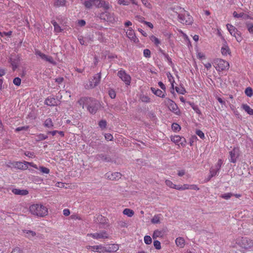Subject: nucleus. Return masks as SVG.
<instances>
[{
  "mask_svg": "<svg viewBox=\"0 0 253 253\" xmlns=\"http://www.w3.org/2000/svg\"><path fill=\"white\" fill-rule=\"evenodd\" d=\"M162 214H158L155 215L151 219V222L153 224H158L160 222V219L162 218Z\"/></svg>",
  "mask_w": 253,
  "mask_h": 253,
  "instance_id": "30",
  "label": "nucleus"
},
{
  "mask_svg": "<svg viewBox=\"0 0 253 253\" xmlns=\"http://www.w3.org/2000/svg\"><path fill=\"white\" fill-rule=\"evenodd\" d=\"M240 155V151L238 147H234L229 152V161L230 163H236Z\"/></svg>",
  "mask_w": 253,
  "mask_h": 253,
  "instance_id": "7",
  "label": "nucleus"
},
{
  "mask_svg": "<svg viewBox=\"0 0 253 253\" xmlns=\"http://www.w3.org/2000/svg\"><path fill=\"white\" fill-rule=\"evenodd\" d=\"M166 184L169 187L177 190L178 185L174 184L170 180L167 179L165 181Z\"/></svg>",
  "mask_w": 253,
  "mask_h": 253,
  "instance_id": "36",
  "label": "nucleus"
},
{
  "mask_svg": "<svg viewBox=\"0 0 253 253\" xmlns=\"http://www.w3.org/2000/svg\"><path fill=\"white\" fill-rule=\"evenodd\" d=\"M93 4L97 8L103 7L105 10L110 9L111 7L109 2L104 0H93Z\"/></svg>",
  "mask_w": 253,
  "mask_h": 253,
  "instance_id": "11",
  "label": "nucleus"
},
{
  "mask_svg": "<svg viewBox=\"0 0 253 253\" xmlns=\"http://www.w3.org/2000/svg\"><path fill=\"white\" fill-rule=\"evenodd\" d=\"M87 236H90L95 239H107L108 234L106 231H101L99 233L87 234Z\"/></svg>",
  "mask_w": 253,
  "mask_h": 253,
  "instance_id": "14",
  "label": "nucleus"
},
{
  "mask_svg": "<svg viewBox=\"0 0 253 253\" xmlns=\"http://www.w3.org/2000/svg\"><path fill=\"white\" fill-rule=\"evenodd\" d=\"M141 100L145 103H149L150 102V98L147 95H142L140 97Z\"/></svg>",
  "mask_w": 253,
  "mask_h": 253,
  "instance_id": "47",
  "label": "nucleus"
},
{
  "mask_svg": "<svg viewBox=\"0 0 253 253\" xmlns=\"http://www.w3.org/2000/svg\"><path fill=\"white\" fill-rule=\"evenodd\" d=\"M30 212L37 217H43L48 214L47 208L41 204H34L29 207Z\"/></svg>",
  "mask_w": 253,
  "mask_h": 253,
  "instance_id": "2",
  "label": "nucleus"
},
{
  "mask_svg": "<svg viewBox=\"0 0 253 253\" xmlns=\"http://www.w3.org/2000/svg\"><path fill=\"white\" fill-rule=\"evenodd\" d=\"M178 17L179 22L183 24L191 25L193 23L192 17L187 13L179 14Z\"/></svg>",
  "mask_w": 253,
  "mask_h": 253,
  "instance_id": "8",
  "label": "nucleus"
},
{
  "mask_svg": "<svg viewBox=\"0 0 253 253\" xmlns=\"http://www.w3.org/2000/svg\"><path fill=\"white\" fill-rule=\"evenodd\" d=\"M190 189L194 190H199V188L196 184H191V185H190Z\"/></svg>",
  "mask_w": 253,
  "mask_h": 253,
  "instance_id": "64",
  "label": "nucleus"
},
{
  "mask_svg": "<svg viewBox=\"0 0 253 253\" xmlns=\"http://www.w3.org/2000/svg\"><path fill=\"white\" fill-rule=\"evenodd\" d=\"M126 34L128 38H129L131 41H132L134 42H136V41H138V39L135 36L134 31L131 28H129L127 30Z\"/></svg>",
  "mask_w": 253,
  "mask_h": 253,
  "instance_id": "18",
  "label": "nucleus"
},
{
  "mask_svg": "<svg viewBox=\"0 0 253 253\" xmlns=\"http://www.w3.org/2000/svg\"><path fill=\"white\" fill-rule=\"evenodd\" d=\"M129 1L127 0H118V3L119 5H122L124 6H127L130 3L132 4L137 5L138 2L136 0H129Z\"/></svg>",
  "mask_w": 253,
  "mask_h": 253,
  "instance_id": "21",
  "label": "nucleus"
},
{
  "mask_svg": "<svg viewBox=\"0 0 253 253\" xmlns=\"http://www.w3.org/2000/svg\"><path fill=\"white\" fill-rule=\"evenodd\" d=\"M143 55L146 58H149L151 56V51L148 49H145L143 50Z\"/></svg>",
  "mask_w": 253,
  "mask_h": 253,
  "instance_id": "53",
  "label": "nucleus"
},
{
  "mask_svg": "<svg viewBox=\"0 0 253 253\" xmlns=\"http://www.w3.org/2000/svg\"><path fill=\"white\" fill-rule=\"evenodd\" d=\"M245 93L247 96L251 97L253 95V89L251 87H248L246 88Z\"/></svg>",
  "mask_w": 253,
  "mask_h": 253,
  "instance_id": "40",
  "label": "nucleus"
},
{
  "mask_svg": "<svg viewBox=\"0 0 253 253\" xmlns=\"http://www.w3.org/2000/svg\"><path fill=\"white\" fill-rule=\"evenodd\" d=\"M196 134L198 135L201 139L205 138V134L204 132L201 130H197L196 131Z\"/></svg>",
  "mask_w": 253,
  "mask_h": 253,
  "instance_id": "54",
  "label": "nucleus"
},
{
  "mask_svg": "<svg viewBox=\"0 0 253 253\" xmlns=\"http://www.w3.org/2000/svg\"><path fill=\"white\" fill-rule=\"evenodd\" d=\"M44 126L48 128H51L53 126V123L50 118H48L44 121Z\"/></svg>",
  "mask_w": 253,
  "mask_h": 253,
  "instance_id": "32",
  "label": "nucleus"
},
{
  "mask_svg": "<svg viewBox=\"0 0 253 253\" xmlns=\"http://www.w3.org/2000/svg\"><path fill=\"white\" fill-rule=\"evenodd\" d=\"M100 18L104 20L111 22L114 23L115 21V19L113 13H111L108 11H105L100 14Z\"/></svg>",
  "mask_w": 253,
  "mask_h": 253,
  "instance_id": "15",
  "label": "nucleus"
},
{
  "mask_svg": "<svg viewBox=\"0 0 253 253\" xmlns=\"http://www.w3.org/2000/svg\"><path fill=\"white\" fill-rule=\"evenodd\" d=\"M78 103L83 108L85 106L88 111L91 114H95L98 109L97 100L88 97H81L78 101Z\"/></svg>",
  "mask_w": 253,
  "mask_h": 253,
  "instance_id": "1",
  "label": "nucleus"
},
{
  "mask_svg": "<svg viewBox=\"0 0 253 253\" xmlns=\"http://www.w3.org/2000/svg\"><path fill=\"white\" fill-rule=\"evenodd\" d=\"M219 170V169H218L216 168L215 169L211 168L210 170V174H209V177L207 179L206 181L207 182V181H209L211 179V177L216 175L217 174V173L218 172Z\"/></svg>",
  "mask_w": 253,
  "mask_h": 253,
  "instance_id": "27",
  "label": "nucleus"
},
{
  "mask_svg": "<svg viewBox=\"0 0 253 253\" xmlns=\"http://www.w3.org/2000/svg\"><path fill=\"white\" fill-rule=\"evenodd\" d=\"M119 225L121 227H127V223L126 222L124 221H120L119 222Z\"/></svg>",
  "mask_w": 253,
  "mask_h": 253,
  "instance_id": "63",
  "label": "nucleus"
},
{
  "mask_svg": "<svg viewBox=\"0 0 253 253\" xmlns=\"http://www.w3.org/2000/svg\"><path fill=\"white\" fill-rule=\"evenodd\" d=\"M151 90L152 92L157 96L162 98L165 97V93L161 89L152 87H151Z\"/></svg>",
  "mask_w": 253,
  "mask_h": 253,
  "instance_id": "24",
  "label": "nucleus"
},
{
  "mask_svg": "<svg viewBox=\"0 0 253 253\" xmlns=\"http://www.w3.org/2000/svg\"><path fill=\"white\" fill-rule=\"evenodd\" d=\"M168 79L169 81L170 82L171 86V88L172 89L174 88V84L175 83V81L172 75L170 73H168L167 74Z\"/></svg>",
  "mask_w": 253,
  "mask_h": 253,
  "instance_id": "33",
  "label": "nucleus"
},
{
  "mask_svg": "<svg viewBox=\"0 0 253 253\" xmlns=\"http://www.w3.org/2000/svg\"><path fill=\"white\" fill-rule=\"evenodd\" d=\"M105 138L107 140L111 141L113 139V135L110 133H106L105 134Z\"/></svg>",
  "mask_w": 253,
  "mask_h": 253,
  "instance_id": "59",
  "label": "nucleus"
},
{
  "mask_svg": "<svg viewBox=\"0 0 253 253\" xmlns=\"http://www.w3.org/2000/svg\"><path fill=\"white\" fill-rule=\"evenodd\" d=\"M226 27L231 35L234 36L237 33H238L239 31L232 25L227 24L226 25Z\"/></svg>",
  "mask_w": 253,
  "mask_h": 253,
  "instance_id": "23",
  "label": "nucleus"
},
{
  "mask_svg": "<svg viewBox=\"0 0 253 253\" xmlns=\"http://www.w3.org/2000/svg\"><path fill=\"white\" fill-rule=\"evenodd\" d=\"M190 189V185L184 184L183 185H178L177 190H185Z\"/></svg>",
  "mask_w": 253,
  "mask_h": 253,
  "instance_id": "43",
  "label": "nucleus"
},
{
  "mask_svg": "<svg viewBox=\"0 0 253 253\" xmlns=\"http://www.w3.org/2000/svg\"><path fill=\"white\" fill-rule=\"evenodd\" d=\"M44 103L48 106H55L57 105L56 99L51 96L48 97L45 100Z\"/></svg>",
  "mask_w": 253,
  "mask_h": 253,
  "instance_id": "22",
  "label": "nucleus"
},
{
  "mask_svg": "<svg viewBox=\"0 0 253 253\" xmlns=\"http://www.w3.org/2000/svg\"><path fill=\"white\" fill-rule=\"evenodd\" d=\"M154 246L157 250H160L161 249V244L160 241L158 240H155L154 241Z\"/></svg>",
  "mask_w": 253,
  "mask_h": 253,
  "instance_id": "49",
  "label": "nucleus"
},
{
  "mask_svg": "<svg viewBox=\"0 0 253 253\" xmlns=\"http://www.w3.org/2000/svg\"><path fill=\"white\" fill-rule=\"evenodd\" d=\"M176 246L180 248H183L185 245V241L183 238L178 237L175 239Z\"/></svg>",
  "mask_w": 253,
  "mask_h": 253,
  "instance_id": "25",
  "label": "nucleus"
},
{
  "mask_svg": "<svg viewBox=\"0 0 253 253\" xmlns=\"http://www.w3.org/2000/svg\"><path fill=\"white\" fill-rule=\"evenodd\" d=\"M106 252L114 253L116 252L119 249L118 244H113L109 245L108 247H105Z\"/></svg>",
  "mask_w": 253,
  "mask_h": 253,
  "instance_id": "20",
  "label": "nucleus"
},
{
  "mask_svg": "<svg viewBox=\"0 0 253 253\" xmlns=\"http://www.w3.org/2000/svg\"><path fill=\"white\" fill-rule=\"evenodd\" d=\"M171 141L175 144L178 145L179 147H184L186 144V139L178 135H175L170 137Z\"/></svg>",
  "mask_w": 253,
  "mask_h": 253,
  "instance_id": "9",
  "label": "nucleus"
},
{
  "mask_svg": "<svg viewBox=\"0 0 253 253\" xmlns=\"http://www.w3.org/2000/svg\"><path fill=\"white\" fill-rule=\"evenodd\" d=\"M175 90L177 93L180 94H184L185 93V90L183 88H182L181 89H180L178 87H176Z\"/></svg>",
  "mask_w": 253,
  "mask_h": 253,
  "instance_id": "60",
  "label": "nucleus"
},
{
  "mask_svg": "<svg viewBox=\"0 0 253 253\" xmlns=\"http://www.w3.org/2000/svg\"><path fill=\"white\" fill-rule=\"evenodd\" d=\"M39 169H40V171L43 173L48 174L50 171L49 169L44 167H42V166L40 167Z\"/></svg>",
  "mask_w": 253,
  "mask_h": 253,
  "instance_id": "50",
  "label": "nucleus"
},
{
  "mask_svg": "<svg viewBox=\"0 0 253 253\" xmlns=\"http://www.w3.org/2000/svg\"><path fill=\"white\" fill-rule=\"evenodd\" d=\"M54 29L55 32L56 33H60V32H61L62 31V29H61V27L59 25H58L56 26H55V27H54Z\"/></svg>",
  "mask_w": 253,
  "mask_h": 253,
  "instance_id": "62",
  "label": "nucleus"
},
{
  "mask_svg": "<svg viewBox=\"0 0 253 253\" xmlns=\"http://www.w3.org/2000/svg\"><path fill=\"white\" fill-rule=\"evenodd\" d=\"M234 37L235 38L238 42H241L243 39L241 36V33L240 31L238 32V33H237L236 35H235Z\"/></svg>",
  "mask_w": 253,
  "mask_h": 253,
  "instance_id": "52",
  "label": "nucleus"
},
{
  "mask_svg": "<svg viewBox=\"0 0 253 253\" xmlns=\"http://www.w3.org/2000/svg\"><path fill=\"white\" fill-rule=\"evenodd\" d=\"M164 235V232L162 230H155L153 234L152 237L154 239L159 237H162Z\"/></svg>",
  "mask_w": 253,
  "mask_h": 253,
  "instance_id": "29",
  "label": "nucleus"
},
{
  "mask_svg": "<svg viewBox=\"0 0 253 253\" xmlns=\"http://www.w3.org/2000/svg\"><path fill=\"white\" fill-rule=\"evenodd\" d=\"M171 128L173 131H179L181 129L180 126L177 123H173L171 125Z\"/></svg>",
  "mask_w": 253,
  "mask_h": 253,
  "instance_id": "41",
  "label": "nucleus"
},
{
  "mask_svg": "<svg viewBox=\"0 0 253 253\" xmlns=\"http://www.w3.org/2000/svg\"><path fill=\"white\" fill-rule=\"evenodd\" d=\"M144 243L146 245H150L152 243V238L150 236L146 235L144 238Z\"/></svg>",
  "mask_w": 253,
  "mask_h": 253,
  "instance_id": "44",
  "label": "nucleus"
},
{
  "mask_svg": "<svg viewBox=\"0 0 253 253\" xmlns=\"http://www.w3.org/2000/svg\"><path fill=\"white\" fill-rule=\"evenodd\" d=\"M11 253H22V251L18 247L15 248Z\"/></svg>",
  "mask_w": 253,
  "mask_h": 253,
  "instance_id": "61",
  "label": "nucleus"
},
{
  "mask_svg": "<svg viewBox=\"0 0 253 253\" xmlns=\"http://www.w3.org/2000/svg\"><path fill=\"white\" fill-rule=\"evenodd\" d=\"M23 232L26 234V236L29 238H31L36 236V233L32 230H25L23 231Z\"/></svg>",
  "mask_w": 253,
  "mask_h": 253,
  "instance_id": "35",
  "label": "nucleus"
},
{
  "mask_svg": "<svg viewBox=\"0 0 253 253\" xmlns=\"http://www.w3.org/2000/svg\"><path fill=\"white\" fill-rule=\"evenodd\" d=\"M35 54L40 57L42 59L46 61L51 64L55 65L56 63L52 56L46 55L39 50L35 51Z\"/></svg>",
  "mask_w": 253,
  "mask_h": 253,
  "instance_id": "13",
  "label": "nucleus"
},
{
  "mask_svg": "<svg viewBox=\"0 0 253 253\" xmlns=\"http://www.w3.org/2000/svg\"><path fill=\"white\" fill-rule=\"evenodd\" d=\"M150 39L151 41V42H153L157 46H159V44H160L161 43V42L159 40V39L154 35L151 36L150 37Z\"/></svg>",
  "mask_w": 253,
  "mask_h": 253,
  "instance_id": "34",
  "label": "nucleus"
},
{
  "mask_svg": "<svg viewBox=\"0 0 253 253\" xmlns=\"http://www.w3.org/2000/svg\"><path fill=\"white\" fill-rule=\"evenodd\" d=\"M233 16L235 18H241L244 16V13L243 12L238 13L237 12L234 11L233 13Z\"/></svg>",
  "mask_w": 253,
  "mask_h": 253,
  "instance_id": "57",
  "label": "nucleus"
},
{
  "mask_svg": "<svg viewBox=\"0 0 253 253\" xmlns=\"http://www.w3.org/2000/svg\"><path fill=\"white\" fill-rule=\"evenodd\" d=\"M84 5L87 8H90L93 5V0H86L84 2Z\"/></svg>",
  "mask_w": 253,
  "mask_h": 253,
  "instance_id": "42",
  "label": "nucleus"
},
{
  "mask_svg": "<svg viewBox=\"0 0 253 253\" xmlns=\"http://www.w3.org/2000/svg\"><path fill=\"white\" fill-rule=\"evenodd\" d=\"M222 163V161L221 159H219L218 160L217 164L215 165V168L219 170L221 167Z\"/></svg>",
  "mask_w": 253,
  "mask_h": 253,
  "instance_id": "58",
  "label": "nucleus"
},
{
  "mask_svg": "<svg viewBox=\"0 0 253 253\" xmlns=\"http://www.w3.org/2000/svg\"><path fill=\"white\" fill-rule=\"evenodd\" d=\"M233 196V194L231 193H227L224 194H222L220 196V197L224 199L228 200L230 199Z\"/></svg>",
  "mask_w": 253,
  "mask_h": 253,
  "instance_id": "48",
  "label": "nucleus"
},
{
  "mask_svg": "<svg viewBox=\"0 0 253 253\" xmlns=\"http://www.w3.org/2000/svg\"><path fill=\"white\" fill-rule=\"evenodd\" d=\"M27 162H15L12 163L13 166L19 169L25 170L27 169L28 167L27 166Z\"/></svg>",
  "mask_w": 253,
  "mask_h": 253,
  "instance_id": "19",
  "label": "nucleus"
},
{
  "mask_svg": "<svg viewBox=\"0 0 253 253\" xmlns=\"http://www.w3.org/2000/svg\"><path fill=\"white\" fill-rule=\"evenodd\" d=\"M238 244L243 249H250L253 248V240L247 238H242L239 241Z\"/></svg>",
  "mask_w": 253,
  "mask_h": 253,
  "instance_id": "6",
  "label": "nucleus"
},
{
  "mask_svg": "<svg viewBox=\"0 0 253 253\" xmlns=\"http://www.w3.org/2000/svg\"><path fill=\"white\" fill-rule=\"evenodd\" d=\"M224 43H223L222 46L221 48V52L223 56H227L231 54L230 49L227 45L226 41L223 39Z\"/></svg>",
  "mask_w": 253,
  "mask_h": 253,
  "instance_id": "17",
  "label": "nucleus"
},
{
  "mask_svg": "<svg viewBox=\"0 0 253 253\" xmlns=\"http://www.w3.org/2000/svg\"><path fill=\"white\" fill-rule=\"evenodd\" d=\"M86 248L90 250L92 252H97L99 253H105L106 252L105 247L102 245H94V246H87Z\"/></svg>",
  "mask_w": 253,
  "mask_h": 253,
  "instance_id": "12",
  "label": "nucleus"
},
{
  "mask_svg": "<svg viewBox=\"0 0 253 253\" xmlns=\"http://www.w3.org/2000/svg\"><path fill=\"white\" fill-rule=\"evenodd\" d=\"M12 192L15 195H26L28 194V191L26 190H20L18 189H13Z\"/></svg>",
  "mask_w": 253,
  "mask_h": 253,
  "instance_id": "26",
  "label": "nucleus"
},
{
  "mask_svg": "<svg viewBox=\"0 0 253 253\" xmlns=\"http://www.w3.org/2000/svg\"><path fill=\"white\" fill-rule=\"evenodd\" d=\"M117 75L125 83L126 85L128 86L130 84L131 78L125 70H121L119 71Z\"/></svg>",
  "mask_w": 253,
  "mask_h": 253,
  "instance_id": "5",
  "label": "nucleus"
},
{
  "mask_svg": "<svg viewBox=\"0 0 253 253\" xmlns=\"http://www.w3.org/2000/svg\"><path fill=\"white\" fill-rule=\"evenodd\" d=\"M101 79L100 73L96 75L93 79L89 81V84H86L85 87L87 89L92 88L97 86L100 83Z\"/></svg>",
  "mask_w": 253,
  "mask_h": 253,
  "instance_id": "10",
  "label": "nucleus"
},
{
  "mask_svg": "<svg viewBox=\"0 0 253 253\" xmlns=\"http://www.w3.org/2000/svg\"><path fill=\"white\" fill-rule=\"evenodd\" d=\"M29 126H24L18 127L15 129V131H20L21 130H27L29 128Z\"/></svg>",
  "mask_w": 253,
  "mask_h": 253,
  "instance_id": "55",
  "label": "nucleus"
},
{
  "mask_svg": "<svg viewBox=\"0 0 253 253\" xmlns=\"http://www.w3.org/2000/svg\"><path fill=\"white\" fill-rule=\"evenodd\" d=\"M141 1L145 7L150 9L152 8V5L149 2L148 0H141Z\"/></svg>",
  "mask_w": 253,
  "mask_h": 253,
  "instance_id": "39",
  "label": "nucleus"
},
{
  "mask_svg": "<svg viewBox=\"0 0 253 253\" xmlns=\"http://www.w3.org/2000/svg\"><path fill=\"white\" fill-rule=\"evenodd\" d=\"M165 103L167 105L169 109L175 115L179 116L181 114L180 109L177 104L172 100L169 98H166Z\"/></svg>",
  "mask_w": 253,
  "mask_h": 253,
  "instance_id": "4",
  "label": "nucleus"
},
{
  "mask_svg": "<svg viewBox=\"0 0 253 253\" xmlns=\"http://www.w3.org/2000/svg\"><path fill=\"white\" fill-rule=\"evenodd\" d=\"M109 95L110 97L112 99L115 98L116 96V92H115V90L113 89H110L109 91Z\"/></svg>",
  "mask_w": 253,
  "mask_h": 253,
  "instance_id": "56",
  "label": "nucleus"
},
{
  "mask_svg": "<svg viewBox=\"0 0 253 253\" xmlns=\"http://www.w3.org/2000/svg\"><path fill=\"white\" fill-rule=\"evenodd\" d=\"M246 25L249 33L253 34V24L251 23H246Z\"/></svg>",
  "mask_w": 253,
  "mask_h": 253,
  "instance_id": "46",
  "label": "nucleus"
},
{
  "mask_svg": "<svg viewBox=\"0 0 253 253\" xmlns=\"http://www.w3.org/2000/svg\"><path fill=\"white\" fill-rule=\"evenodd\" d=\"M66 4L65 0H55L54 5L56 6H63Z\"/></svg>",
  "mask_w": 253,
  "mask_h": 253,
  "instance_id": "38",
  "label": "nucleus"
},
{
  "mask_svg": "<svg viewBox=\"0 0 253 253\" xmlns=\"http://www.w3.org/2000/svg\"><path fill=\"white\" fill-rule=\"evenodd\" d=\"M242 108L244 110L250 115H253V109L247 104L242 105Z\"/></svg>",
  "mask_w": 253,
  "mask_h": 253,
  "instance_id": "28",
  "label": "nucleus"
},
{
  "mask_svg": "<svg viewBox=\"0 0 253 253\" xmlns=\"http://www.w3.org/2000/svg\"><path fill=\"white\" fill-rule=\"evenodd\" d=\"M21 80L19 77L15 78L13 79V84L17 86H19L21 84Z\"/></svg>",
  "mask_w": 253,
  "mask_h": 253,
  "instance_id": "51",
  "label": "nucleus"
},
{
  "mask_svg": "<svg viewBox=\"0 0 253 253\" xmlns=\"http://www.w3.org/2000/svg\"><path fill=\"white\" fill-rule=\"evenodd\" d=\"M123 213L124 214L127 215L129 217H132L134 214V212L133 210L127 208L124 209Z\"/></svg>",
  "mask_w": 253,
  "mask_h": 253,
  "instance_id": "31",
  "label": "nucleus"
},
{
  "mask_svg": "<svg viewBox=\"0 0 253 253\" xmlns=\"http://www.w3.org/2000/svg\"><path fill=\"white\" fill-rule=\"evenodd\" d=\"M98 125L102 129H104L106 127L107 122L105 120H102L99 122Z\"/></svg>",
  "mask_w": 253,
  "mask_h": 253,
  "instance_id": "45",
  "label": "nucleus"
},
{
  "mask_svg": "<svg viewBox=\"0 0 253 253\" xmlns=\"http://www.w3.org/2000/svg\"><path fill=\"white\" fill-rule=\"evenodd\" d=\"M105 176L109 180H116L121 178L122 174L121 173L118 172L113 173L107 172L106 173Z\"/></svg>",
  "mask_w": 253,
  "mask_h": 253,
  "instance_id": "16",
  "label": "nucleus"
},
{
  "mask_svg": "<svg viewBox=\"0 0 253 253\" xmlns=\"http://www.w3.org/2000/svg\"><path fill=\"white\" fill-rule=\"evenodd\" d=\"M213 64L214 68L218 72L227 70L229 68V63L228 62L222 59L217 58L214 60Z\"/></svg>",
  "mask_w": 253,
  "mask_h": 253,
  "instance_id": "3",
  "label": "nucleus"
},
{
  "mask_svg": "<svg viewBox=\"0 0 253 253\" xmlns=\"http://www.w3.org/2000/svg\"><path fill=\"white\" fill-rule=\"evenodd\" d=\"M47 136L42 133H40L36 135V140L37 141H40L45 140L47 138Z\"/></svg>",
  "mask_w": 253,
  "mask_h": 253,
  "instance_id": "37",
  "label": "nucleus"
}]
</instances>
